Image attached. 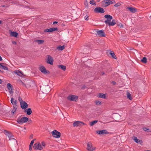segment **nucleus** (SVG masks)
<instances>
[{"instance_id": "nucleus-38", "label": "nucleus", "mask_w": 151, "mask_h": 151, "mask_svg": "<svg viewBox=\"0 0 151 151\" xmlns=\"http://www.w3.org/2000/svg\"><path fill=\"white\" fill-rule=\"evenodd\" d=\"M95 103L97 105H101V102L100 101H96Z\"/></svg>"}, {"instance_id": "nucleus-27", "label": "nucleus", "mask_w": 151, "mask_h": 151, "mask_svg": "<svg viewBox=\"0 0 151 151\" xmlns=\"http://www.w3.org/2000/svg\"><path fill=\"white\" fill-rule=\"evenodd\" d=\"M59 68L65 71L66 70V66L63 65H59L58 66Z\"/></svg>"}, {"instance_id": "nucleus-18", "label": "nucleus", "mask_w": 151, "mask_h": 151, "mask_svg": "<svg viewBox=\"0 0 151 151\" xmlns=\"http://www.w3.org/2000/svg\"><path fill=\"white\" fill-rule=\"evenodd\" d=\"M18 34L16 32H12L10 33V35L11 36H13L15 37H17Z\"/></svg>"}, {"instance_id": "nucleus-30", "label": "nucleus", "mask_w": 151, "mask_h": 151, "mask_svg": "<svg viewBox=\"0 0 151 151\" xmlns=\"http://www.w3.org/2000/svg\"><path fill=\"white\" fill-rule=\"evenodd\" d=\"M97 122L98 121L96 120L92 121L90 123V125L91 126H93L95 124H96Z\"/></svg>"}, {"instance_id": "nucleus-11", "label": "nucleus", "mask_w": 151, "mask_h": 151, "mask_svg": "<svg viewBox=\"0 0 151 151\" xmlns=\"http://www.w3.org/2000/svg\"><path fill=\"white\" fill-rule=\"evenodd\" d=\"M94 12L96 13H104L105 11L103 9L100 7H97L94 9Z\"/></svg>"}, {"instance_id": "nucleus-44", "label": "nucleus", "mask_w": 151, "mask_h": 151, "mask_svg": "<svg viewBox=\"0 0 151 151\" xmlns=\"http://www.w3.org/2000/svg\"><path fill=\"white\" fill-rule=\"evenodd\" d=\"M43 147H45V143L44 142H42V145H41Z\"/></svg>"}, {"instance_id": "nucleus-15", "label": "nucleus", "mask_w": 151, "mask_h": 151, "mask_svg": "<svg viewBox=\"0 0 151 151\" xmlns=\"http://www.w3.org/2000/svg\"><path fill=\"white\" fill-rule=\"evenodd\" d=\"M97 35L101 37H105L106 35L105 33L103 30H100L97 32Z\"/></svg>"}, {"instance_id": "nucleus-46", "label": "nucleus", "mask_w": 151, "mask_h": 151, "mask_svg": "<svg viewBox=\"0 0 151 151\" xmlns=\"http://www.w3.org/2000/svg\"><path fill=\"white\" fill-rule=\"evenodd\" d=\"M118 26H119L121 27H123V25L122 24L120 23L118 24Z\"/></svg>"}, {"instance_id": "nucleus-9", "label": "nucleus", "mask_w": 151, "mask_h": 151, "mask_svg": "<svg viewBox=\"0 0 151 151\" xmlns=\"http://www.w3.org/2000/svg\"><path fill=\"white\" fill-rule=\"evenodd\" d=\"M95 147L93 146L91 142H89L87 144V149L90 151H93L95 149Z\"/></svg>"}, {"instance_id": "nucleus-3", "label": "nucleus", "mask_w": 151, "mask_h": 151, "mask_svg": "<svg viewBox=\"0 0 151 151\" xmlns=\"http://www.w3.org/2000/svg\"><path fill=\"white\" fill-rule=\"evenodd\" d=\"M52 136L55 138H59L61 136L60 133L56 130H54L52 132Z\"/></svg>"}, {"instance_id": "nucleus-4", "label": "nucleus", "mask_w": 151, "mask_h": 151, "mask_svg": "<svg viewBox=\"0 0 151 151\" xmlns=\"http://www.w3.org/2000/svg\"><path fill=\"white\" fill-rule=\"evenodd\" d=\"M4 133L9 138V140L14 139L17 142L16 140H15V139L13 137V136L11 133L9 132L6 130H4Z\"/></svg>"}, {"instance_id": "nucleus-28", "label": "nucleus", "mask_w": 151, "mask_h": 151, "mask_svg": "<svg viewBox=\"0 0 151 151\" xmlns=\"http://www.w3.org/2000/svg\"><path fill=\"white\" fill-rule=\"evenodd\" d=\"M127 98L129 99L130 100H132V98L131 96V94L129 92H127Z\"/></svg>"}, {"instance_id": "nucleus-42", "label": "nucleus", "mask_w": 151, "mask_h": 151, "mask_svg": "<svg viewBox=\"0 0 151 151\" xmlns=\"http://www.w3.org/2000/svg\"><path fill=\"white\" fill-rule=\"evenodd\" d=\"M88 16L87 15H86L84 17V19L85 20H88Z\"/></svg>"}, {"instance_id": "nucleus-13", "label": "nucleus", "mask_w": 151, "mask_h": 151, "mask_svg": "<svg viewBox=\"0 0 151 151\" xmlns=\"http://www.w3.org/2000/svg\"><path fill=\"white\" fill-rule=\"evenodd\" d=\"M102 6L106 7L110 5L109 0H104L102 2Z\"/></svg>"}, {"instance_id": "nucleus-49", "label": "nucleus", "mask_w": 151, "mask_h": 151, "mask_svg": "<svg viewBox=\"0 0 151 151\" xmlns=\"http://www.w3.org/2000/svg\"><path fill=\"white\" fill-rule=\"evenodd\" d=\"M112 83L113 85H115L116 84V83L115 82L113 81L112 82Z\"/></svg>"}, {"instance_id": "nucleus-17", "label": "nucleus", "mask_w": 151, "mask_h": 151, "mask_svg": "<svg viewBox=\"0 0 151 151\" xmlns=\"http://www.w3.org/2000/svg\"><path fill=\"white\" fill-rule=\"evenodd\" d=\"M127 9L129 10L131 12L134 13L136 11V9L132 7H127Z\"/></svg>"}, {"instance_id": "nucleus-32", "label": "nucleus", "mask_w": 151, "mask_h": 151, "mask_svg": "<svg viewBox=\"0 0 151 151\" xmlns=\"http://www.w3.org/2000/svg\"><path fill=\"white\" fill-rule=\"evenodd\" d=\"M34 84V83L32 81L29 80L28 81V83H27V85H29V86H32L31 84Z\"/></svg>"}, {"instance_id": "nucleus-45", "label": "nucleus", "mask_w": 151, "mask_h": 151, "mask_svg": "<svg viewBox=\"0 0 151 151\" xmlns=\"http://www.w3.org/2000/svg\"><path fill=\"white\" fill-rule=\"evenodd\" d=\"M32 145H29V150L30 151L32 149Z\"/></svg>"}, {"instance_id": "nucleus-35", "label": "nucleus", "mask_w": 151, "mask_h": 151, "mask_svg": "<svg viewBox=\"0 0 151 151\" xmlns=\"http://www.w3.org/2000/svg\"><path fill=\"white\" fill-rule=\"evenodd\" d=\"M90 4H91L92 5H96V3L94 2V0H91L90 1Z\"/></svg>"}, {"instance_id": "nucleus-41", "label": "nucleus", "mask_w": 151, "mask_h": 151, "mask_svg": "<svg viewBox=\"0 0 151 151\" xmlns=\"http://www.w3.org/2000/svg\"><path fill=\"white\" fill-rule=\"evenodd\" d=\"M109 3H110V4H114L115 3V1L114 0L111 1L110 0H109Z\"/></svg>"}, {"instance_id": "nucleus-48", "label": "nucleus", "mask_w": 151, "mask_h": 151, "mask_svg": "<svg viewBox=\"0 0 151 151\" xmlns=\"http://www.w3.org/2000/svg\"><path fill=\"white\" fill-rule=\"evenodd\" d=\"M12 43L13 44H14V45H16V42L15 41H13L12 42Z\"/></svg>"}, {"instance_id": "nucleus-7", "label": "nucleus", "mask_w": 151, "mask_h": 151, "mask_svg": "<svg viewBox=\"0 0 151 151\" xmlns=\"http://www.w3.org/2000/svg\"><path fill=\"white\" fill-rule=\"evenodd\" d=\"M40 70L42 73L45 74H49L50 72L46 69L43 66L40 67L39 68Z\"/></svg>"}, {"instance_id": "nucleus-21", "label": "nucleus", "mask_w": 151, "mask_h": 151, "mask_svg": "<svg viewBox=\"0 0 151 151\" xmlns=\"http://www.w3.org/2000/svg\"><path fill=\"white\" fill-rule=\"evenodd\" d=\"M116 24L115 20L114 19H113L112 22L111 21L109 23L108 25L109 26H114Z\"/></svg>"}, {"instance_id": "nucleus-55", "label": "nucleus", "mask_w": 151, "mask_h": 151, "mask_svg": "<svg viewBox=\"0 0 151 151\" xmlns=\"http://www.w3.org/2000/svg\"><path fill=\"white\" fill-rule=\"evenodd\" d=\"M2 82V80L1 79H0V84Z\"/></svg>"}, {"instance_id": "nucleus-61", "label": "nucleus", "mask_w": 151, "mask_h": 151, "mask_svg": "<svg viewBox=\"0 0 151 151\" xmlns=\"http://www.w3.org/2000/svg\"><path fill=\"white\" fill-rule=\"evenodd\" d=\"M150 17L151 18V16H150Z\"/></svg>"}, {"instance_id": "nucleus-34", "label": "nucleus", "mask_w": 151, "mask_h": 151, "mask_svg": "<svg viewBox=\"0 0 151 151\" xmlns=\"http://www.w3.org/2000/svg\"><path fill=\"white\" fill-rule=\"evenodd\" d=\"M17 108V107L16 106H13V109L12 111V112L13 113V114H14V112L16 111Z\"/></svg>"}, {"instance_id": "nucleus-14", "label": "nucleus", "mask_w": 151, "mask_h": 151, "mask_svg": "<svg viewBox=\"0 0 151 151\" xmlns=\"http://www.w3.org/2000/svg\"><path fill=\"white\" fill-rule=\"evenodd\" d=\"M58 30L57 27H52L50 28L49 29H45L44 30L45 32H51L55 31H57Z\"/></svg>"}, {"instance_id": "nucleus-51", "label": "nucleus", "mask_w": 151, "mask_h": 151, "mask_svg": "<svg viewBox=\"0 0 151 151\" xmlns=\"http://www.w3.org/2000/svg\"><path fill=\"white\" fill-rule=\"evenodd\" d=\"M104 74H105V73H104V72H102L101 73V75H102H102H104Z\"/></svg>"}, {"instance_id": "nucleus-22", "label": "nucleus", "mask_w": 151, "mask_h": 151, "mask_svg": "<svg viewBox=\"0 0 151 151\" xmlns=\"http://www.w3.org/2000/svg\"><path fill=\"white\" fill-rule=\"evenodd\" d=\"M44 41L43 40H36L34 41V42H37L38 44H41L43 43Z\"/></svg>"}, {"instance_id": "nucleus-2", "label": "nucleus", "mask_w": 151, "mask_h": 151, "mask_svg": "<svg viewBox=\"0 0 151 151\" xmlns=\"http://www.w3.org/2000/svg\"><path fill=\"white\" fill-rule=\"evenodd\" d=\"M104 17L106 18L107 20L104 21L106 25H109L111 20L112 19V17L109 14H106L104 16Z\"/></svg>"}, {"instance_id": "nucleus-43", "label": "nucleus", "mask_w": 151, "mask_h": 151, "mask_svg": "<svg viewBox=\"0 0 151 151\" xmlns=\"http://www.w3.org/2000/svg\"><path fill=\"white\" fill-rule=\"evenodd\" d=\"M14 99L13 98H11V101L12 104H14Z\"/></svg>"}, {"instance_id": "nucleus-29", "label": "nucleus", "mask_w": 151, "mask_h": 151, "mask_svg": "<svg viewBox=\"0 0 151 151\" xmlns=\"http://www.w3.org/2000/svg\"><path fill=\"white\" fill-rule=\"evenodd\" d=\"M27 113L28 115H30L32 113L31 109L30 108H28L27 109Z\"/></svg>"}, {"instance_id": "nucleus-33", "label": "nucleus", "mask_w": 151, "mask_h": 151, "mask_svg": "<svg viewBox=\"0 0 151 151\" xmlns=\"http://www.w3.org/2000/svg\"><path fill=\"white\" fill-rule=\"evenodd\" d=\"M141 61L143 63H146L147 62V59L146 57H144L142 59Z\"/></svg>"}, {"instance_id": "nucleus-24", "label": "nucleus", "mask_w": 151, "mask_h": 151, "mask_svg": "<svg viewBox=\"0 0 151 151\" xmlns=\"http://www.w3.org/2000/svg\"><path fill=\"white\" fill-rule=\"evenodd\" d=\"M65 45H63V46H59L57 47V49L59 50H62L65 48Z\"/></svg>"}, {"instance_id": "nucleus-25", "label": "nucleus", "mask_w": 151, "mask_h": 151, "mask_svg": "<svg viewBox=\"0 0 151 151\" xmlns=\"http://www.w3.org/2000/svg\"><path fill=\"white\" fill-rule=\"evenodd\" d=\"M7 86L9 91L13 90L12 86L10 83H8L7 84Z\"/></svg>"}, {"instance_id": "nucleus-36", "label": "nucleus", "mask_w": 151, "mask_h": 151, "mask_svg": "<svg viewBox=\"0 0 151 151\" xmlns=\"http://www.w3.org/2000/svg\"><path fill=\"white\" fill-rule=\"evenodd\" d=\"M13 106H16L17 107V100H15L14 101V104H13Z\"/></svg>"}, {"instance_id": "nucleus-19", "label": "nucleus", "mask_w": 151, "mask_h": 151, "mask_svg": "<svg viewBox=\"0 0 151 151\" xmlns=\"http://www.w3.org/2000/svg\"><path fill=\"white\" fill-rule=\"evenodd\" d=\"M14 73L20 76H22L23 75L22 72L19 70H16L14 71Z\"/></svg>"}, {"instance_id": "nucleus-12", "label": "nucleus", "mask_w": 151, "mask_h": 151, "mask_svg": "<svg viewBox=\"0 0 151 151\" xmlns=\"http://www.w3.org/2000/svg\"><path fill=\"white\" fill-rule=\"evenodd\" d=\"M20 105L22 109H25L27 108L28 107V105L27 104V103L24 101L21 102Z\"/></svg>"}, {"instance_id": "nucleus-10", "label": "nucleus", "mask_w": 151, "mask_h": 151, "mask_svg": "<svg viewBox=\"0 0 151 151\" xmlns=\"http://www.w3.org/2000/svg\"><path fill=\"white\" fill-rule=\"evenodd\" d=\"M53 58L50 55L47 56V58L46 61L47 63L50 64L51 65L53 64Z\"/></svg>"}, {"instance_id": "nucleus-40", "label": "nucleus", "mask_w": 151, "mask_h": 151, "mask_svg": "<svg viewBox=\"0 0 151 151\" xmlns=\"http://www.w3.org/2000/svg\"><path fill=\"white\" fill-rule=\"evenodd\" d=\"M35 140V139H34L33 140H32V141H31L29 145L32 146L33 145V144L34 143V141Z\"/></svg>"}, {"instance_id": "nucleus-58", "label": "nucleus", "mask_w": 151, "mask_h": 151, "mask_svg": "<svg viewBox=\"0 0 151 151\" xmlns=\"http://www.w3.org/2000/svg\"><path fill=\"white\" fill-rule=\"evenodd\" d=\"M1 21L0 20V24H1Z\"/></svg>"}, {"instance_id": "nucleus-6", "label": "nucleus", "mask_w": 151, "mask_h": 151, "mask_svg": "<svg viewBox=\"0 0 151 151\" xmlns=\"http://www.w3.org/2000/svg\"><path fill=\"white\" fill-rule=\"evenodd\" d=\"M33 148L35 150H41L43 149V147L40 143L37 142L34 144Z\"/></svg>"}, {"instance_id": "nucleus-50", "label": "nucleus", "mask_w": 151, "mask_h": 151, "mask_svg": "<svg viewBox=\"0 0 151 151\" xmlns=\"http://www.w3.org/2000/svg\"><path fill=\"white\" fill-rule=\"evenodd\" d=\"M33 135L31 134L30 135V139H32L33 138Z\"/></svg>"}, {"instance_id": "nucleus-23", "label": "nucleus", "mask_w": 151, "mask_h": 151, "mask_svg": "<svg viewBox=\"0 0 151 151\" xmlns=\"http://www.w3.org/2000/svg\"><path fill=\"white\" fill-rule=\"evenodd\" d=\"M0 68H2L4 70H8V68L7 67L3 65L1 63H0Z\"/></svg>"}, {"instance_id": "nucleus-53", "label": "nucleus", "mask_w": 151, "mask_h": 151, "mask_svg": "<svg viewBox=\"0 0 151 151\" xmlns=\"http://www.w3.org/2000/svg\"><path fill=\"white\" fill-rule=\"evenodd\" d=\"M118 6V4H115L114 5L116 7Z\"/></svg>"}, {"instance_id": "nucleus-54", "label": "nucleus", "mask_w": 151, "mask_h": 151, "mask_svg": "<svg viewBox=\"0 0 151 151\" xmlns=\"http://www.w3.org/2000/svg\"><path fill=\"white\" fill-rule=\"evenodd\" d=\"M2 60V57L0 56V61H1Z\"/></svg>"}, {"instance_id": "nucleus-16", "label": "nucleus", "mask_w": 151, "mask_h": 151, "mask_svg": "<svg viewBox=\"0 0 151 151\" xmlns=\"http://www.w3.org/2000/svg\"><path fill=\"white\" fill-rule=\"evenodd\" d=\"M96 132L99 134L103 135L109 133V132L106 130H98L96 131Z\"/></svg>"}, {"instance_id": "nucleus-26", "label": "nucleus", "mask_w": 151, "mask_h": 151, "mask_svg": "<svg viewBox=\"0 0 151 151\" xmlns=\"http://www.w3.org/2000/svg\"><path fill=\"white\" fill-rule=\"evenodd\" d=\"M110 54L111 55V56L114 59H116V56L115 55L114 53V52L111 51L110 53Z\"/></svg>"}, {"instance_id": "nucleus-20", "label": "nucleus", "mask_w": 151, "mask_h": 151, "mask_svg": "<svg viewBox=\"0 0 151 151\" xmlns=\"http://www.w3.org/2000/svg\"><path fill=\"white\" fill-rule=\"evenodd\" d=\"M98 96L99 97L103 99H105L106 97L105 94L102 93H99Z\"/></svg>"}, {"instance_id": "nucleus-57", "label": "nucleus", "mask_w": 151, "mask_h": 151, "mask_svg": "<svg viewBox=\"0 0 151 151\" xmlns=\"http://www.w3.org/2000/svg\"><path fill=\"white\" fill-rule=\"evenodd\" d=\"M5 5H3V6H2V7H5Z\"/></svg>"}, {"instance_id": "nucleus-52", "label": "nucleus", "mask_w": 151, "mask_h": 151, "mask_svg": "<svg viewBox=\"0 0 151 151\" xmlns=\"http://www.w3.org/2000/svg\"><path fill=\"white\" fill-rule=\"evenodd\" d=\"M58 23V22H56V21H55V22H53V24H57Z\"/></svg>"}, {"instance_id": "nucleus-1", "label": "nucleus", "mask_w": 151, "mask_h": 151, "mask_svg": "<svg viewBox=\"0 0 151 151\" xmlns=\"http://www.w3.org/2000/svg\"><path fill=\"white\" fill-rule=\"evenodd\" d=\"M28 118L26 117H19L17 120V122L19 124H23L28 121Z\"/></svg>"}, {"instance_id": "nucleus-8", "label": "nucleus", "mask_w": 151, "mask_h": 151, "mask_svg": "<svg viewBox=\"0 0 151 151\" xmlns=\"http://www.w3.org/2000/svg\"><path fill=\"white\" fill-rule=\"evenodd\" d=\"M85 124V123L83 122L80 121H76L73 123V125L74 127H77L78 126L84 125Z\"/></svg>"}, {"instance_id": "nucleus-31", "label": "nucleus", "mask_w": 151, "mask_h": 151, "mask_svg": "<svg viewBox=\"0 0 151 151\" xmlns=\"http://www.w3.org/2000/svg\"><path fill=\"white\" fill-rule=\"evenodd\" d=\"M134 140L137 143H140L141 142V140L138 139L136 137H134Z\"/></svg>"}, {"instance_id": "nucleus-39", "label": "nucleus", "mask_w": 151, "mask_h": 151, "mask_svg": "<svg viewBox=\"0 0 151 151\" xmlns=\"http://www.w3.org/2000/svg\"><path fill=\"white\" fill-rule=\"evenodd\" d=\"M18 100L20 102V104L21 103V102H22V101H23L22 100V98L20 96L19 97H18Z\"/></svg>"}, {"instance_id": "nucleus-47", "label": "nucleus", "mask_w": 151, "mask_h": 151, "mask_svg": "<svg viewBox=\"0 0 151 151\" xmlns=\"http://www.w3.org/2000/svg\"><path fill=\"white\" fill-rule=\"evenodd\" d=\"M9 92L11 94H12L13 93V92L12 91V90H11L9 91Z\"/></svg>"}, {"instance_id": "nucleus-60", "label": "nucleus", "mask_w": 151, "mask_h": 151, "mask_svg": "<svg viewBox=\"0 0 151 151\" xmlns=\"http://www.w3.org/2000/svg\"><path fill=\"white\" fill-rule=\"evenodd\" d=\"M24 129H26V128H25H25H24Z\"/></svg>"}, {"instance_id": "nucleus-59", "label": "nucleus", "mask_w": 151, "mask_h": 151, "mask_svg": "<svg viewBox=\"0 0 151 151\" xmlns=\"http://www.w3.org/2000/svg\"><path fill=\"white\" fill-rule=\"evenodd\" d=\"M1 71V70H0V72Z\"/></svg>"}, {"instance_id": "nucleus-56", "label": "nucleus", "mask_w": 151, "mask_h": 151, "mask_svg": "<svg viewBox=\"0 0 151 151\" xmlns=\"http://www.w3.org/2000/svg\"><path fill=\"white\" fill-rule=\"evenodd\" d=\"M87 2H86V3L85 2V5H86V4H87Z\"/></svg>"}, {"instance_id": "nucleus-5", "label": "nucleus", "mask_w": 151, "mask_h": 151, "mask_svg": "<svg viewBox=\"0 0 151 151\" xmlns=\"http://www.w3.org/2000/svg\"><path fill=\"white\" fill-rule=\"evenodd\" d=\"M67 99L72 101H76L78 99V96L74 95H70L67 97Z\"/></svg>"}, {"instance_id": "nucleus-37", "label": "nucleus", "mask_w": 151, "mask_h": 151, "mask_svg": "<svg viewBox=\"0 0 151 151\" xmlns=\"http://www.w3.org/2000/svg\"><path fill=\"white\" fill-rule=\"evenodd\" d=\"M143 130L145 131L150 132V129L146 127H144L143 128Z\"/></svg>"}]
</instances>
